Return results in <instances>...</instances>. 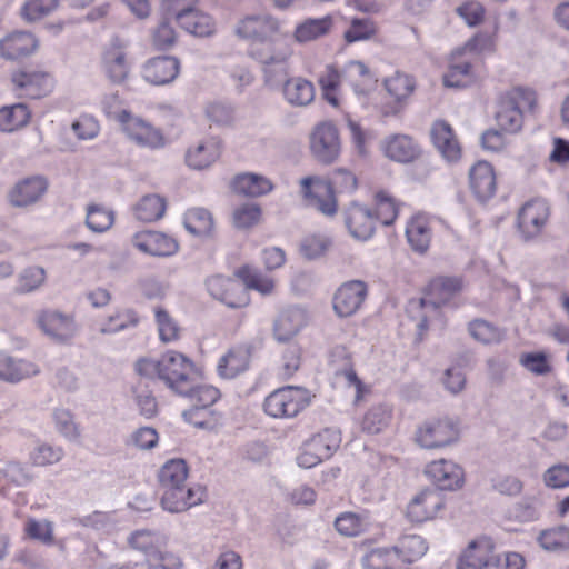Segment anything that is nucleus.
<instances>
[{"label": "nucleus", "mask_w": 569, "mask_h": 569, "mask_svg": "<svg viewBox=\"0 0 569 569\" xmlns=\"http://www.w3.org/2000/svg\"><path fill=\"white\" fill-rule=\"evenodd\" d=\"M147 565L153 569H179L182 567V560L179 553L170 548L167 537L163 546L149 558Z\"/></svg>", "instance_id": "nucleus-59"}, {"label": "nucleus", "mask_w": 569, "mask_h": 569, "mask_svg": "<svg viewBox=\"0 0 569 569\" xmlns=\"http://www.w3.org/2000/svg\"><path fill=\"white\" fill-rule=\"evenodd\" d=\"M192 408L186 411L184 418L192 425L204 427V421H198L194 416L198 410H206L212 406L219 398V391L214 387L207 383L192 385V382L183 390Z\"/></svg>", "instance_id": "nucleus-33"}, {"label": "nucleus", "mask_w": 569, "mask_h": 569, "mask_svg": "<svg viewBox=\"0 0 569 569\" xmlns=\"http://www.w3.org/2000/svg\"><path fill=\"white\" fill-rule=\"evenodd\" d=\"M378 33L375 21L369 18H352L342 33L347 44L372 40Z\"/></svg>", "instance_id": "nucleus-48"}, {"label": "nucleus", "mask_w": 569, "mask_h": 569, "mask_svg": "<svg viewBox=\"0 0 569 569\" xmlns=\"http://www.w3.org/2000/svg\"><path fill=\"white\" fill-rule=\"evenodd\" d=\"M282 96L292 107H307L315 100L316 88L303 77H292L283 83Z\"/></svg>", "instance_id": "nucleus-35"}, {"label": "nucleus", "mask_w": 569, "mask_h": 569, "mask_svg": "<svg viewBox=\"0 0 569 569\" xmlns=\"http://www.w3.org/2000/svg\"><path fill=\"white\" fill-rule=\"evenodd\" d=\"M423 473L431 483L445 491L458 490L465 483L462 467L451 459L439 458L429 461Z\"/></svg>", "instance_id": "nucleus-13"}, {"label": "nucleus", "mask_w": 569, "mask_h": 569, "mask_svg": "<svg viewBox=\"0 0 569 569\" xmlns=\"http://www.w3.org/2000/svg\"><path fill=\"white\" fill-rule=\"evenodd\" d=\"M139 322L137 313L129 308H119L114 310L103 322L101 327L102 332L114 333L130 327L136 326Z\"/></svg>", "instance_id": "nucleus-57"}, {"label": "nucleus", "mask_w": 569, "mask_h": 569, "mask_svg": "<svg viewBox=\"0 0 569 569\" xmlns=\"http://www.w3.org/2000/svg\"><path fill=\"white\" fill-rule=\"evenodd\" d=\"M347 74L351 87L360 100H366L376 90V80L370 69L362 61H350L347 64Z\"/></svg>", "instance_id": "nucleus-36"}, {"label": "nucleus", "mask_w": 569, "mask_h": 569, "mask_svg": "<svg viewBox=\"0 0 569 569\" xmlns=\"http://www.w3.org/2000/svg\"><path fill=\"white\" fill-rule=\"evenodd\" d=\"M303 201L320 213L332 217L338 211V201L331 183L318 176H307L299 181Z\"/></svg>", "instance_id": "nucleus-7"}, {"label": "nucleus", "mask_w": 569, "mask_h": 569, "mask_svg": "<svg viewBox=\"0 0 569 569\" xmlns=\"http://www.w3.org/2000/svg\"><path fill=\"white\" fill-rule=\"evenodd\" d=\"M468 331L476 341L485 345L498 343L505 336L502 330L482 319L471 321Z\"/></svg>", "instance_id": "nucleus-55"}, {"label": "nucleus", "mask_w": 569, "mask_h": 569, "mask_svg": "<svg viewBox=\"0 0 569 569\" xmlns=\"http://www.w3.org/2000/svg\"><path fill=\"white\" fill-rule=\"evenodd\" d=\"M183 226L194 237H208L214 229V221L209 211L192 208L184 213Z\"/></svg>", "instance_id": "nucleus-45"}, {"label": "nucleus", "mask_w": 569, "mask_h": 569, "mask_svg": "<svg viewBox=\"0 0 569 569\" xmlns=\"http://www.w3.org/2000/svg\"><path fill=\"white\" fill-rule=\"evenodd\" d=\"M349 233L357 240H368L375 233V217L370 207L362 203L350 204L345 212Z\"/></svg>", "instance_id": "nucleus-30"}, {"label": "nucleus", "mask_w": 569, "mask_h": 569, "mask_svg": "<svg viewBox=\"0 0 569 569\" xmlns=\"http://www.w3.org/2000/svg\"><path fill=\"white\" fill-rule=\"evenodd\" d=\"M239 277L242 278L243 286L246 287V289L257 290L261 295H270L273 292L276 288V282L273 278L264 276L249 268H243L239 272Z\"/></svg>", "instance_id": "nucleus-61"}, {"label": "nucleus", "mask_w": 569, "mask_h": 569, "mask_svg": "<svg viewBox=\"0 0 569 569\" xmlns=\"http://www.w3.org/2000/svg\"><path fill=\"white\" fill-rule=\"evenodd\" d=\"M392 548L398 552L399 566L402 569L406 565L425 556L427 543L421 537L410 535L401 538L398 545Z\"/></svg>", "instance_id": "nucleus-46"}, {"label": "nucleus", "mask_w": 569, "mask_h": 569, "mask_svg": "<svg viewBox=\"0 0 569 569\" xmlns=\"http://www.w3.org/2000/svg\"><path fill=\"white\" fill-rule=\"evenodd\" d=\"M463 288L459 278L456 277H438L432 279L425 289L423 297L418 301L409 305V313L417 320V327L426 329L428 326L427 317H419L420 310L426 306H440L450 301Z\"/></svg>", "instance_id": "nucleus-4"}, {"label": "nucleus", "mask_w": 569, "mask_h": 569, "mask_svg": "<svg viewBox=\"0 0 569 569\" xmlns=\"http://www.w3.org/2000/svg\"><path fill=\"white\" fill-rule=\"evenodd\" d=\"M147 565L153 569H179L182 567V560L179 553L170 548L167 537L163 546L149 558Z\"/></svg>", "instance_id": "nucleus-58"}, {"label": "nucleus", "mask_w": 569, "mask_h": 569, "mask_svg": "<svg viewBox=\"0 0 569 569\" xmlns=\"http://www.w3.org/2000/svg\"><path fill=\"white\" fill-rule=\"evenodd\" d=\"M113 222L114 213L111 209L100 204H92L88 208L86 223L92 232H106Z\"/></svg>", "instance_id": "nucleus-56"}, {"label": "nucleus", "mask_w": 569, "mask_h": 569, "mask_svg": "<svg viewBox=\"0 0 569 569\" xmlns=\"http://www.w3.org/2000/svg\"><path fill=\"white\" fill-rule=\"evenodd\" d=\"M370 208L375 220L380 221L385 226L392 224L399 213V202L386 191H378L373 194Z\"/></svg>", "instance_id": "nucleus-44"}, {"label": "nucleus", "mask_w": 569, "mask_h": 569, "mask_svg": "<svg viewBox=\"0 0 569 569\" xmlns=\"http://www.w3.org/2000/svg\"><path fill=\"white\" fill-rule=\"evenodd\" d=\"M549 219V207L543 200L527 202L519 211L518 228L526 238L540 233Z\"/></svg>", "instance_id": "nucleus-26"}, {"label": "nucleus", "mask_w": 569, "mask_h": 569, "mask_svg": "<svg viewBox=\"0 0 569 569\" xmlns=\"http://www.w3.org/2000/svg\"><path fill=\"white\" fill-rule=\"evenodd\" d=\"M250 359L249 348L244 346L234 347L220 359L218 372L226 379L236 378L249 368Z\"/></svg>", "instance_id": "nucleus-38"}, {"label": "nucleus", "mask_w": 569, "mask_h": 569, "mask_svg": "<svg viewBox=\"0 0 569 569\" xmlns=\"http://www.w3.org/2000/svg\"><path fill=\"white\" fill-rule=\"evenodd\" d=\"M180 26L196 37H209L217 30L216 21L208 13L197 9Z\"/></svg>", "instance_id": "nucleus-53"}, {"label": "nucleus", "mask_w": 569, "mask_h": 569, "mask_svg": "<svg viewBox=\"0 0 569 569\" xmlns=\"http://www.w3.org/2000/svg\"><path fill=\"white\" fill-rule=\"evenodd\" d=\"M495 549V542L489 537L472 539L459 555L456 569H488L489 556Z\"/></svg>", "instance_id": "nucleus-22"}, {"label": "nucleus", "mask_w": 569, "mask_h": 569, "mask_svg": "<svg viewBox=\"0 0 569 569\" xmlns=\"http://www.w3.org/2000/svg\"><path fill=\"white\" fill-rule=\"evenodd\" d=\"M166 538V535L156 530L138 529L128 536L127 542L133 551L142 553L148 562L149 558L163 546Z\"/></svg>", "instance_id": "nucleus-37"}, {"label": "nucleus", "mask_w": 569, "mask_h": 569, "mask_svg": "<svg viewBox=\"0 0 569 569\" xmlns=\"http://www.w3.org/2000/svg\"><path fill=\"white\" fill-rule=\"evenodd\" d=\"M59 7V0H26L20 8V17L29 23L37 22L52 13Z\"/></svg>", "instance_id": "nucleus-54"}, {"label": "nucleus", "mask_w": 569, "mask_h": 569, "mask_svg": "<svg viewBox=\"0 0 569 569\" xmlns=\"http://www.w3.org/2000/svg\"><path fill=\"white\" fill-rule=\"evenodd\" d=\"M407 240L417 252H425L430 244V228L426 218L416 216L407 224Z\"/></svg>", "instance_id": "nucleus-47"}, {"label": "nucleus", "mask_w": 569, "mask_h": 569, "mask_svg": "<svg viewBox=\"0 0 569 569\" xmlns=\"http://www.w3.org/2000/svg\"><path fill=\"white\" fill-rule=\"evenodd\" d=\"M101 70L113 84H122L131 74V61L124 42L116 40L107 46L101 54Z\"/></svg>", "instance_id": "nucleus-11"}, {"label": "nucleus", "mask_w": 569, "mask_h": 569, "mask_svg": "<svg viewBox=\"0 0 569 569\" xmlns=\"http://www.w3.org/2000/svg\"><path fill=\"white\" fill-rule=\"evenodd\" d=\"M446 506L445 498L437 490L425 488L409 500L405 517L411 523H423L439 517Z\"/></svg>", "instance_id": "nucleus-10"}, {"label": "nucleus", "mask_w": 569, "mask_h": 569, "mask_svg": "<svg viewBox=\"0 0 569 569\" xmlns=\"http://www.w3.org/2000/svg\"><path fill=\"white\" fill-rule=\"evenodd\" d=\"M231 192L247 198H260L272 192L274 184L267 176L257 172H241L229 182Z\"/></svg>", "instance_id": "nucleus-27"}, {"label": "nucleus", "mask_w": 569, "mask_h": 569, "mask_svg": "<svg viewBox=\"0 0 569 569\" xmlns=\"http://www.w3.org/2000/svg\"><path fill=\"white\" fill-rule=\"evenodd\" d=\"M206 500V490L199 485H182L162 489L161 507L163 510L184 512Z\"/></svg>", "instance_id": "nucleus-15"}, {"label": "nucleus", "mask_w": 569, "mask_h": 569, "mask_svg": "<svg viewBox=\"0 0 569 569\" xmlns=\"http://www.w3.org/2000/svg\"><path fill=\"white\" fill-rule=\"evenodd\" d=\"M380 151L390 161L409 163L421 153L420 144L410 136L391 133L386 136L379 144Z\"/></svg>", "instance_id": "nucleus-19"}, {"label": "nucleus", "mask_w": 569, "mask_h": 569, "mask_svg": "<svg viewBox=\"0 0 569 569\" xmlns=\"http://www.w3.org/2000/svg\"><path fill=\"white\" fill-rule=\"evenodd\" d=\"M469 186L480 200L491 198L497 189V174L491 163L478 161L469 169Z\"/></svg>", "instance_id": "nucleus-31"}, {"label": "nucleus", "mask_w": 569, "mask_h": 569, "mask_svg": "<svg viewBox=\"0 0 569 569\" xmlns=\"http://www.w3.org/2000/svg\"><path fill=\"white\" fill-rule=\"evenodd\" d=\"M188 467L181 459H171L167 461L159 470V483L161 489L187 485Z\"/></svg>", "instance_id": "nucleus-49"}, {"label": "nucleus", "mask_w": 569, "mask_h": 569, "mask_svg": "<svg viewBox=\"0 0 569 569\" xmlns=\"http://www.w3.org/2000/svg\"><path fill=\"white\" fill-rule=\"evenodd\" d=\"M47 278L46 268L39 264H29L17 274L14 289L21 295L36 292L46 284Z\"/></svg>", "instance_id": "nucleus-41"}, {"label": "nucleus", "mask_w": 569, "mask_h": 569, "mask_svg": "<svg viewBox=\"0 0 569 569\" xmlns=\"http://www.w3.org/2000/svg\"><path fill=\"white\" fill-rule=\"evenodd\" d=\"M311 402V393L301 387L288 386L271 392L264 400L263 408L272 418H292L305 410Z\"/></svg>", "instance_id": "nucleus-5"}, {"label": "nucleus", "mask_w": 569, "mask_h": 569, "mask_svg": "<svg viewBox=\"0 0 569 569\" xmlns=\"http://www.w3.org/2000/svg\"><path fill=\"white\" fill-rule=\"evenodd\" d=\"M280 24L269 17H250L242 19L236 29L239 37L257 41L250 54L264 66L266 76L269 78L273 67H279L282 73H287L286 61L290 57L288 49L280 50L276 43L269 40L272 32L278 31Z\"/></svg>", "instance_id": "nucleus-1"}, {"label": "nucleus", "mask_w": 569, "mask_h": 569, "mask_svg": "<svg viewBox=\"0 0 569 569\" xmlns=\"http://www.w3.org/2000/svg\"><path fill=\"white\" fill-rule=\"evenodd\" d=\"M31 119V112L24 103H13L0 108V131L14 132L24 128Z\"/></svg>", "instance_id": "nucleus-42"}, {"label": "nucleus", "mask_w": 569, "mask_h": 569, "mask_svg": "<svg viewBox=\"0 0 569 569\" xmlns=\"http://www.w3.org/2000/svg\"><path fill=\"white\" fill-rule=\"evenodd\" d=\"M119 126L126 138L140 148L154 150L167 143V139L159 128L130 111L119 114Z\"/></svg>", "instance_id": "nucleus-6"}, {"label": "nucleus", "mask_w": 569, "mask_h": 569, "mask_svg": "<svg viewBox=\"0 0 569 569\" xmlns=\"http://www.w3.org/2000/svg\"><path fill=\"white\" fill-rule=\"evenodd\" d=\"M523 118L517 111L497 100L495 120L499 129L505 132H517L522 127Z\"/></svg>", "instance_id": "nucleus-63"}, {"label": "nucleus", "mask_w": 569, "mask_h": 569, "mask_svg": "<svg viewBox=\"0 0 569 569\" xmlns=\"http://www.w3.org/2000/svg\"><path fill=\"white\" fill-rule=\"evenodd\" d=\"M132 244L139 251L153 257L173 256L179 250V243L174 238L167 233L151 230L134 233Z\"/></svg>", "instance_id": "nucleus-20"}, {"label": "nucleus", "mask_w": 569, "mask_h": 569, "mask_svg": "<svg viewBox=\"0 0 569 569\" xmlns=\"http://www.w3.org/2000/svg\"><path fill=\"white\" fill-rule=\"evenodd\" d=\"M38 48V38L29 31H12L0 39V57L6 60L30 56Z\"/></svg>", "instance_id": "nucleus-24"}, {"label": "nucleus", "mask_w": 569, "mask_h": 569, "mask_svg": "<svg viewBox=\"0 0 569 569\" xmlns=\"http://www.w3.org/2000/svg\"><path fill=\"white\" fill-rule=\"evenodd\" d=\"M37 325L48 338L60 343L70 341L78 332L74 317L56 309L41 311Z\"/></svg>", "instance_id": "nucleus-12"}, {"label": "nucleus", "mask_w": 569, "mask_h": 569, "mask_svg": "<svg viewBox=\"0 0 569 569\" xmlns=\"http://www.w3.org/2000/svg\"><path fill=\"white\" fill-rule=\"evenodd\" d=\"M363 569H400L398 552L392 547H375L361 558Z\"/></svg>", "instance_id": "nucleus-43"}, {"label": "nucleus", "mask_w": 569, "mask_h": 569, "mask_svg": "<svg viewBox=\"0 0 569 569\" xmlns=\"http://www.w3.org/2000/svg\"><path fill=\"white\" fill-rule=\"evenodd\" d=\"M220 156V142L214 138H207L187 149L184 162L191 170L203 171L212 167Z\"/></svg>", "instance_id": "nucleus-25"}, {"label": "nucleus", "mask_w": 569, "mask_h": 569, "mask_svg": "<svg viewBox=\"0 0 569 569\" xmlns=\"http://www.w3.org/2000/svg\"><path fill=\"white\" fill-rule=\"evenodd\" d=\"M180 64L176 58L158 57L146 61L141 68V77L152 86L172 82L179 74Z\"/></svg>", "instance_id": "nucleus-29"}, {"label": "nucleus", "mask_w": 569, "mask_h": 569, "mask_svg": "<svg viewBox=\"0 0 569 569\" xmlns=\"http://www.w3.org/2000/svg\"><path fill=\"white\" fill-rule=\"evenodd\" d=\"M12 83L30 98H42L56 88L54 77L44 69H18L11 76Z\"/></svg>", "instance_id": "nucleus-16"}, {"label": "nucleus", "mask_w": 569, "mask_h": 569, "mask_svg": "<svg viewBox=\"0 0 569 569\" xmlns=\"http://www.w3.org/2000/svg\"><path fill=\"white\" fill-rule=\"evenodd\" d=\"M340 437L331 430H323L308 440L299 449L296 457L297 465L310 469L328 459L339 447Z\"/></svg>", "instance_id": "nucleus-8"}, {"label": "nucleus", "mask_w": 569, "mask_h": 569, "mask_svg": "<svg viewBox=\"0 0 569 569\" xmlns=\"http://www.w3.org/2000/svg\"><path fill=\"white\" fill-rule=\"evenodd\" d=\"M432 144L448 162H458L462 157V148L452 127L445 120H436L430 129Z\"/></svg>", "instance_id": "nucleus-23"}, {"label": "nucleus", "mask_w": 569, "mask_h": 569, "mask_svg": "<svg viewBox=\"0 0 569 569\" xmlns=\"http://www.w3.org/2000/svg\"><path fill=\"white\" fill-rule=\"evenodd\" d=\"M39 372L37 365L0 351V380L18 382Z\"/></svg>", "instance_id": "nucleus-39"}, {"label": "nucleus", "mask_w": 569, "mask_h": 569, "mask_svg": "<svg viewBox=\"0 0 569 569\" xmlns=\"http://www.w3.org/2000/svg\"><path fill=\"white\" fill-rule=\"evenodd\" d=\"M497 100L508 106L510 109H513L522 117L533 111L537 104L535 91L521 87L510 88L500 92Z\"/></svg>", "instance_id": "nucleus-40"}, {"label": "nucleus", "mask_w": 569, "mask_h": 569, "mask_svg": "<svg viewBox=\"0 0 569 569\" xmlns=\"http://www.w3.org/2000/svg\"><path fill=\"white\" fill-rule=\"evenodd\" d=\"M526 559L516 551H506L489 556L488 569H525Z\"/></svg>", "instance_id": "nucleus-64"}, {"label": "nucleus", "mask_w": 569, "mask_h": 569, "mask_svg": "<svg viewBox=\"0 0 569 569\" xmlns=\"http://www.w3.org/2000/svg\"><path fill=\"white\" fill-rule=\"evenodd\" d=\"M311 154L320 162L335 161L341 150V141L337 127L330 121L316 124L309 136Z\"/></svg>", "instance_id": "nucleus-9"}, {"label": "nucleus", "mask_w": 569, "mask_h": 569, "mask_svg": "<svg viewBox=\"0 0 569 569\" xmlns=\"http://www.w3.org/2000/svg\"><path fill=\"white\" fill-rule=\"evenodd\" d=\"M48 191V181L40 176L19 180L8 192V202L14 208H28L39 202Z\"/></svg>", "instance_id": "nucleus-21"}, {"label": "nucleus", "mask_w": 569, "mask_h": 569, "mask_svg": "<svg viewBox=\"0 0 569 569\" xmlns=\"http://www.w3.org/2000/svg\"><path fill=\"white\" fill-rule=\"evenodd\" d=\"M301 365V348L293 343L286 347L278 360L277 370L283 378L292 377Z\"/></svg>", "instance_id": "nucleus-60"}, {"label": "nucleus", "mask_w": 569, "mask_h": 569, "mask_svg": "<svg viewBox=\"0 0 569 569\" xmlns=\"http://www.w3.org/2000/svg\"><path fill=\"white\" fill-rule=\"evenodd\" d=\"M167 209L166 200L158 194L142 197L134 207L136 217L144 222H153L164 216Z\"/></svg>", "instance_id": "nucleus-50"}, {"label": "nucleus", "mask_w": 569, "mask_h": 569, "mask_svg": "<svg viewBox=\"0 0 569 569\" xmlns=\"http://www.w3.org/2000/svg\"><path fill=\"white\" fill-rule=\"evenodd\" d=\"M232 224L239 230H247L258 226L262 220V209L258 203L247 202L232 211Z\"/></svg>", "instance_id": "nucleus-52"}, {"label": "nucleus", "mask_w": 569, "mask_h": 569, "mask_svg": "<svg viewBox=\"0 0 569 569\" xmlns=\"http://www.w3.org/2000/svg\"><path fill=\"white\" fill-rule=\"evenodd\" d=\"M366 297L367 287L362 281H347L333 295V311L339 318L351 317L360 309Z\"/></svg>", "instance_id": "nucleus-18"}, {"label": "nucleus", "mask_w": 569, "mask_h": 569, "mask_svg": "<svg viewBox=\"0 0 569 569\" xmlns=\"http://www.w3.org/2000/svg\"><path fill=\"white\" fill-rule=\"evenodd\" d=\"M134 371L144 379H159L177 392L191 383L194 363L186 355L177 350H168L159 358L144 356L134 362Z\"/></svg>", "instance_id": "nucleus-2"}, {"label": "nucleus", "mask_w": 569, "mask_h": 569, "mask_svg": "<svg viewBox=\"0 0 569 569\" xmlns=\"http://www.w3.org/2000/svg\"><path fill=\"white\" fill-rule=\"evenodd\" d=\"M335 528L340 536L357 537L366 530L367 523L357 513L342 512L336 518Z\"/></svg>", "instance_id": "nucleus-62"}, {"label": "nucleus", "mask_w": 569, "mask_h": 569, "mask_svg": "<svg viewBox=\"0 0 569 569\" xmlns=\"http://www.w3.org/2000/svg\"><path fill=\"white\" fill-rule=\"evenodd\" d=\"M416 79L413 76L396 71L383 79V88L391 99L389 110L382 111L383 114H395L405 108L416 91Z\"/></svg>", "instance_id": "nucleus-17"}, {"label": "nucleus", "mask_w": 569, "mask_h": 569, "mask_svg": "<svg viewBox=\"0 0 569 569\" xmlns=\"http://www.w3.org/2000/svg\"><path fill=\"white\" fill-rule=\"evenodd\" d=\"M211 297L229 308H242L249 303V295L243 281L238 278L213 276L207 281Z\"/></svg>", "instance_id": "nucleus-14"}, {"label": "nucleus", "mask_w": 569, "mask_h": 569, "mask_svg": "<svg viewBox=\"0 0 569 569\" xmlns=\"http://www.w3.org/2000/svg\"><path fill=\"white\" fill-rule=\"evenodd\" d=\"M460 54L462 53L458 50L451 54L450 64L441 78L442 84L448 89H466L478 82V74L472 63L459 61Z\"/></svg>", "instance_id": "nucleus-32"}, {"label": "nucleus", "mask_w": 569, "mask_h": 569, "mask_svg": "<svg viewBox=\"0 0 569 569\" xmlns=\"http://www.w3.org/2000/svg\"><path fill=\"white\" fill-rule=\"evenodd\" d=\"M335 19L331 14L319 18H307L299 22L293 31V39L298 43H308L331 32Z\"/></svg>", "instance_id": "nucleus-34"}, {"label": "nucleus", "mask_w": 569, "mask_h": 569, "mask_svg": "<svg viewBox=\"0 0 569 569\" xmlns=\"http://www.w3.org/2000/svg\"><path fill=\"white\" fill-rule=\"evenodd\" d=\"M461 435L458 420L437 417L421 422L413 436L415 443L423 450H440L455 445Z\"/></svg>", "instance_id": "nucleus-3"}, {"label": "nucleus", "mask_w": 569, "mask_h": 569, "mask_svg": "<svg viewBox=\"0 0 569 569\" xmlns=\"http://www.w3.org/2000/svg\"><path fill=\"white\" fill-rule=\"evenodd\" d=\"M309 316L303 308L292 307L281 311L273 322V337L279 342L295 338L308 323Z\"/></svg>", "instance_id": "nucleus-28"}, {"label": "nucleus", "mask_w": 569, "mask_h": 569, "mask_svg": "<svg viewBox=\"0 0 569 569\" xmlns=\"http://www.w3.org/2000/svg\"><path fill=\"white\" fill-rule=\"evenodd\" d=\"M537 541L547 552H562L569 550V528L565 526L549 528L541 531Z\"/></svg>", "instance_id": "nucleus-51"}]
</instances>
